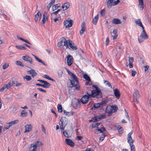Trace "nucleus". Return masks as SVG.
I'll return each instance as SVG.
<instances>
[{"instance_id":"1","label":"nucleus","mask_w":151,"mask_h":151,"mask_svg":"<svg viewBox=\"0 0 151 151\" xmlns=\"http://www.w3.org/2000/svg\"><path fill=\"white\" fill-rule=\"evenodd\" d=\"M57 46L58 47L62 46L65 49L68 48L71 50H75L77 49L76 46L71 41L69 40H66L63 37L60 39V41L58 43Z\"/></svg>"},{"instance_id":"2","label":"nucleus","mask_w":151,"mask_h":151,"mask_svg":"<svg viewBox=\"0 0 151 151\" xmlns=\"http://www.w3.org/2000/svg\"><path fill=\"white\" fill-rule=\"evenodd\" d=\"M96 90L91 91L90 92H87V94L90 96L92 98L96 97L99 98L102 96V94L100 89L97 87H95Z\"/></svg>"},{"instance_id":"3","label":"nucleus","mask_w":151,"mask_h":151,"mask_svg":"<svg viewBox=\"0 0 151 151\" xmlns=\"http://www.w3.org/2000/svg\"><path fill=\"white\" fill-rule=\"evenodd\" d=\"M72 77L73 78V80H70L71 84L70 87L71 88H74L77 90H79L80 86L78 84V81L76 76L74 74Z\"/></svg>"},{"instance_id":"4","label":"nucleus","mask_w":151,"mask_h":151,"mask_svg":"<svg viewBox=\"0 0 151 151\" xmlns=\"http://www.w3.org/2000/svg\"><path fill=\"white\" fill-rule=\"evenodd\" d=\"M133 133L132 131L128 134L127 138V142L129 143L131 148V151H134V146L133 145L134 141L131 137V135Z\"/></svg>"},{"instance_id":"5","label":"nucleus","mask_w":151,"mask_h":151,"mask_svg":"<svg viewBox=\"0 0 151 151\" xmlns=\"http://www.w3.org/2000/svg\"><path fill=\"white\" fill-rule=\"evenodd\" d=\"M43 145V144L40 141H37L35 144H31L29 148V151H36L37 147H40Z\"/></svg>"},{"instance_id":"6","label":"nucleus","mask_w":151,"mask_h":151,"mask_svg":"<svg viewBox=\"0 0 151 151\" xmlns=\"http://www.w3.org/2000/svg\"><path fill=\"white\" fill-rule=\"evenodd\" d=\"M66 119L65 117H62L59 122L60 129L61 130H63L66 125L67 123L66 120Z\"/></svg>"},{"instance_id":"7","label":"nucleus","mask_w":151,"mask_h":151,"mask_svg":"<svg viewBox=\"0 0 151 151\" xmlns=\"http://www.w3.org/2000/svg\"><path fill=\"white\" fill-rule=\"evenodd\" d=\"M134 101L137 104L138 101L137 100V99L140 96L139 94V93L137 89H135L133 93Z\"/></svg>"},{"instance_id":"8","label":"nucleus","mask_w":151,"mask_h":151,"mask_svg":"<svg viewBox=\"0 0 151 151\" xmlns=\"http://www.w3.org/2000/svg\"><path fill=\"white\" fill-rule=\"evenodd\" d=\"M90 98V96H88L86 95L83 96L81 99L80 101L83 104H86L88 101V99Z\"/></svg>"},{"instance_id":"9","label":"nucleus","mask_w":151,"mask_h":151,"mask_svg":"<svg viewBox=\"0 0 151 151\" xmlns=\"http://www.w3.org/2000/svg\"><path fill=\"white\" fill-rule=\"evenodd\" d=\"M63 24L65 26L66 28H69L71 27L73 25V21L72 20H70L69 21L66 20L64 21Z\"/></svg>"},{"instance_id":"10","label":"nucleus","mask_w":151,"mask_h":151,"mask_svg":"<svg viewBox=\"0 0 151 151\" xmlns=\"http://www.w3.org/2000/svg\"><path fill=\"white\" fill-rule=\"evenodd\" d=\"M67 62L68 66H71L73 62V58L72 56L68 55L67 56Z\"/></svg>"},{"instance_id":"11","label":"nucleus","mask_w":151,"mask_h":151,"mask_svg":"<svg viewBox=\"0 0 151 151\" xmlns=\"http://www.w3.org/2000/svg\"><path fill=\"white\" fill-rule=\"evenodd\" d=\"M22 59L25 61L29 62L30 63L32 64V59L27 55L23 56H22Z\"/></svg>"},{"instance_id":"12","label":"nucleus","mask_w":151,"mask_h":151,"mask_svg":"<svg viewBox=\"0 0 151 151\" xmlns=\"http://www.w3.org/2000/svg\"><path fill=\"white\" fill-rule=\"evenodd\" d=\"M142 29L143 30L139 37L144 39L146 40L148 38V36L145 31L144 27H143Z\"/></svg>"},{"instance_id":"13","label":"nucleus","mask_w":151,"mask_h":151,"mask_svg":"<svg viewBox=\"0 0 151 151\" xmlns=\"http://www.w3.org/2000/svg\"><path fill=\"white\" fill-rule=\"evenodd\" d=\"M66 143L71 147H73L75 145L74 143L70 139H66L65 140Z\"/></svg>"},{"instance_id":"14","label":"nucleus","mask_w":151,"mask_h":151,"mask_svg":"<svg viewBox=\"0 0 151 151\" xmlns=\"http://www.w3.org/2000/svg\"><path fill=\"white\" fill-rule=\"evenodd\" d=\"M86 24L85 22H83L81 25V29L80 31V34L82 35L86 30Z\"/></svg>"},{"instance_id":"15","label":"nucleus","mask_w":151,"mask_h":151,"mask_svg":"<svg viewBox=\"0 0 151 151\" xmlns=\"http://www.w3.org/2000/svg\"><path fill=\"white\" fill-rule=\"evenodd\" d=\"M72 131L70 130H66L63 132V134L64 136L66 137H70L72 134Z\"/></svg>"},{"instance_id":"16","label":"nucleus","mask_w":151,"mask_h":151,"mask_svg":"<svg viewBox=\"0 0 151 151\" xmlns=\"http://www.w3.org/2000/svg\"><path fill=\"white\" fill-rule=\"evenodd\" d=\"M114 95L117 99H119L120 96V94L119 90L117 88H116L113 90Z\"/></svg>"},{"instance_id":"17","label":"nucleus","mask_w":151,"mask_h":151,"mask_svg":"<svg viewBox=\"0 0 151 151\" xmlns=\"http://www.w3.org/2000/svg\"><path fill=\"white\" fill-rule=\"evenodd\" d=\"M105 130V128L102 125H101L99 129H96L95 131V133L96 134H98L99 132H100V133H103V132Z\"/></svg>"},{"instance_id":"18","label":"nucleus","mask_w":151,"mask_h":151,"mask_svg":"<svg viewBox=\"0 0 151 151\" xmlns=\"http://www.w3.org/2000/svg\"><path fill=\"white\" fill-rule=\"evenodd\" d=\"M105 112L108 113V114L107 116H110L111 114H112L114 112V111L111 109V108H110V106L109 107L107 106L106 110H105Z\"/></svg>"},{"instance_id":"19","label":"nucleus","mask_w":151,"mask_h":151,"mask_svg":"<svg viewBox=\"0 0 151 151\" xmlns=\"http://www.w3.org/2000/svg\"><path fill=\"white\" fill-rule=\"evenodd\" d=\"M27 72L29 74L31 75V76L34 77L37 75V73L35 71L32 69L29 70L27 71Z\"/></svg>"},{"instance_id":"20","label":"nucleus","mask_w":151,"mask_h":151,"mask_svg":"<svg viewBox=\"0 0 151 151\" xmlns=\"http://www.w3.org/2000/svg\"><path fill=\"white\" fill-rule=\"evenodd\" d=\"M25 131L24 133L29 132L32 129V126L31 124H27L25 126Z\"/></svg>"},{"instance_id":"21","label":"nucleus","mask_w":151,"mask_h":151,"mask_svg":"<svg viewBox=\"0 0 151 151\" xmlns=\"http://www.w3.org/2000/svg\"><path fill=\"white\" fill-rule=\"evenodd\" d=\"M41 17V14L40 12H38L35 15V20L36 22L40 20Z\"/></svg>"},{"instance_id":"22","label":"nucleus","mask_w":151,"mask_h":151,"mask_svg":"<svg viewBox=\"0 0 151 151\" xmlns=\"http://www.w3.org/2000/svg\"><path fill=\"white\" fill-rule=\"evenodd\" d=\"M70 4L68 2H66L63 4L62 6V8L63 9V10L64 11L66 10L70 7Z\"/></svg>"},{"instance_id":"23","label":"nucleus","mask_w":151,"mask_h":151,"mask_svg":"<svg viewBox=\"0 0 151 151\" xmlns=\"http://www.w3.org/2000/svg\"><path fill=\"white\" fill-rule=\"evenodd\" d=\"M42 83H44L42 84V87L45 88H48L50 86V84L46 81H44Z\"/></svg>"},{"instance_id":"24","label":"nucleus","mask_w":151,"mask_h":151,"mask_svg":"<svg viewBox=\"0 0 151 151\" xmlns=\"http://www.w3.org/2000/svg\"><path fill=\"white\" fill-rule=\"evenodd\" d=\"M112 23L114 24H118L121 23V22L120 20L118 19L114 18V19L112 21Z\"/></svg>"},{"instance_id":"25","label":"nucleus","mask_w":151,"mask_h":151,"mask_svg":"<svg viewBox=\"0 0 151 151\" xmlns=\"http://www.w3.org/2000/svg\"><path fill=\"white\" fill-rule=\"evenodd\" d=\"M32 55L36 59V60L38 61V62L41 63L42 64H43L44 65H46L44 63V62L41 60L40 59L38 58L37 56L35 55H34L33 54H32Z\"/></svg>"},{"instance_id":"26","label":"nucleus","mask_w":151,"mask_h":151,"mask_svg":"<svg viewBox=\"0 0 151 151\" xmlns=\"http://www.w3.org/2000/svg\"><path fill=\"white\" fill-rule=\"evenodd\" d=\"M101 107V106L100 103H95L94 104L92 108L91 109L92 110H94L98 108Z\"/></svg>"},{"instance_id":"27","label":"nucleus","mask_w":151,"mask_h":151,"mask_svg":"<svg viewBox=\"0 0 151 151\" xmlns=\"http://www.w3.org/2000/svg\"><path fill=\"white\" fill-rule=\"evenodd\" d=\"M101 124V122L95 123L93 124H91V126L92 128L96 127L97 129H99L100 128L99 126Z\"/></svg>"},{"instance_id":"28","label":"nucleus","mask_w":151,"mask_h":151,"mask_svg":"<svg viewBox=\"0 0 151 151\" xmlns=\"http://www.w3.org/2000/svg\"><path fill=\"white\" fill-rule=\"evenodd\" d=\"M135 22L137 24L141 27L142 28H143V27H144L142 24V23L140 19H137L136 21H135Z\"/></svg>"},{"instance_id":"29","label":"nucleus","mask_w":151,"mask_h":151,"mask_svg":"<svg viewBox=\"0 0 151 151\" xmlns=\"http://www.w3.org/2000/svg\"><path fill=\"white\" fill-rule=\"evenodd\" d=\"M113 0H108L107 1V5L108 8H111L113 4Z\"/></svg>"},{"instance_id":"30","label":"nucleus","mask_w":151,"mask_h":151,"mask_svg":"<svg viewBox=\"0 0 151 151\" xmlns=\"http://www.w3.org/2000/svg\"><path fill=\"white\" fill-rule=\"evenodd\" d=\"M16 48L20 50H26V48L24 45H16L15 46Z\"/></svg>"},{"instance_id":"31","label":"nucleus","mask_w":151,"mask_h":151,"mask_svg":"<svg viewBox=\"0 0 151 151\" xmlns=\"http://www.w3.org/2000/svg\"><path fill=\"white\" fill-rule=\"evenodd\" d=\"M99 18V15L97 14L95 17L93 19V23L94 24H96L97 23V21Z\"/></svg>"},{"instance_id":"32","label":"nucleus","mask_w":151,"mask_h":151,"mask_svg":"<svg viewBox=\"0 0 151 151\" xmlns=\"http://www.w3.org/2000/svg\"><path fill=\"white\" fill-rule=\"evenodd\" d=\"M47 19L46 14H44L43 15V19L42 21V24L45 23Z\"/></svg>"},{"instance_id":"33","label":"nucleus","mask_w":151,"mask_h":151,"mask_svg":"<svg viewBox=\"0 0 151 151\" xmlns=\"http://www.w3.org/2000/svg\"><path fill=\"white\" fill-rule=\"evenodd\" d=\"M55 0H52L48 4L47 6V8L48 9V10H49L51 6L53 4L55 3Z\"/></svg>"},{"instance_id":"34","label":"nucleus","mask_w":151,"mask_h":151,"mask_svg":"<svg viewBox=\"0 0 151 151\" xmlns=\"http://www.w3.org/2000/svg\"><path fill=\"white\" fill-rule=\"evenodd\" d=\"M139 2V5L140 6V8H142V9L143 10L144 8V4L143 0H138Z\"/></svg>"},{"instance_id":"35","label":"nucleus","mask_w":151,"mask_h":151,"mask_svg":"<svg viewBox=\"0 0 151 151\" xmlns=\"http://www.w3.org/2000/svg\"><path fill=\"white\" fill-rule=\"evenodd\" d=\"M83 78L85 79L86 81H91L90 77L86 74H85L83 75Z\"/></svg>"},{"instance_id":"36","label":"nucleus","mask_w":151,"mask_h":151,"mask_svg":"<svg viewBox=\"0 0 151 151\" xmlns=\"http://www.w3.org/2000/svg\"><path fill=\"white\" fill-rule=\"evenodd\" d=\"M19 121L18 120H15L12 121L9 123L10 125L11 126L17 123Z\"/></svg>"},{"instance_id":"37","label":"nucleus","mask_w":151,"mask_h":151,"mask_svg":"<svg viewBox=\"0 0 151 151\" xmlns=\"http://www.w3.org/2000/svg\"><path fill=\"white\" fill-rule=\"evenodd\" d=\"M57 108L59 112L61 113L62 112V106L60 104H58Z\"/></svg>"},{"instance_id":"38","label":"nucleus","mask_w":151,"mask_h":151,"mask_svg":"<svg viewBox=\"0 0 151 151\" xmlns=\"http://www.w3.org/2000/svg\"><path fill=\"white\" fill-rule=\"evenodd\" d=\"M110 108H111V109L114 110V112H115L118 109L117 107L116 106H110Z\"/></svg>"},{"instance_id":"39","label":"nucleus","mask_w":151,"mask_h":151,"mask_svg":"<svg viewBox=\"0 0 151 151\" xmlns=\"http://www.w3.org/2000/svg\"><path fill=\"white\" fill-rule=\"evenodd\" d=\"M27 113L25 111V110H23L22 111L21 113V115L23 117H24L27 116Z\"/></svg>"},{"instance_id":"40","label":"nucleus","mask_w":151,"mask_h":151,"mask_svg":"<svg viewBox=\"0 0 151 151\" xmlns=\"http://www.w3.org/2000/svg\"><path fill=\"white\" fill-rule=\"evenodd\" d=\"M11 126L9 123H7L5 125L4 128L3 129V131H5L8 129Z\"/></svg>"},{"instance_id":"41","label":"nucleus","mask_w":151,"mask_h":151,"mask_svg":"<svg viewBox=\"0 0 151 151\" xmlns=\"http://www.w3.org/2000/svg\"><path fill=\"white\" fill-rule=\"evenodd\" d=\"M118 131L120 134H122L123 133V129L122 127L118 126Z\"/></svg>"},{"instance_id":"42","label":"nucleus","mask_w":151,"mask_h":151,"mask_svg":"<svg viewBox=\"0 0 151 151\" xmlns=\"http://www.w3.org/2000/svg\"><path fill=\"white\" fill-rule=\"evenodd\" d=\"M16 64L17 65H20L22 67H24V65L23 63L20 61H16Z\"/></svg>"},{"instance_id":"43","label":"nucleus","mask_w":151,"mask_h":151,"mask_svg":"<svg viewBox=\"0 0 151 151\" xmlns=\"http://www.w3.org/2000/svg\"><path fill=\"white\" fill-rule=\"evenodd\" d=\"M24 78L26 79L27 81H29L32 80L31 77L30 76L26 75L24 77Z\"/></svg>"},{"instance_id":"44","label":"nucleus","mask_w":151,"mask_h":151,"mask_svg":"<svg viewBox=\"0 0 151 151\" xmlns=\"http://www.w3.org/2000/svg\"><path fill=\"white\" fill-rule=\"evenodd\" d=\"M63 72L61 70H59L58 71V75L59 78L61 77Z\"/></svg>"},{"instance_id":"45","label":"nucleus","mask_w":151,"mask_h":151,"mask_svg":"<svg viewBox=\"0 0 151 151\" xmlns=\"http://www.w3.org/2000/svg\"><path fill=\"white\" fill-rule=\"evenodd\" d=\"M104 83L106 85H108L109 87H111V88H112V86L111 85V84L109 82V81H104Z\"/></svg>"},{"instance_id":"46","label":"nucleus","mask_w":151,"mask_h":151,"mask_svg":"<svg viewBox=\"0 0 151 151\" xmlns=\"http://www.w3.org/2000/svg\"><path fill=\"white\" fill-rule=\"evenodd\" d=\"M58 4H55L52 7V10L54 11L57 9L59 6H58Z\"/></svg>"},{"instance_id":"47","label":"nucleus","mask_w":151,"mask_h":151,"mask_svg":"<svg viewBox=\"0 0 151 151\" xmlns=\"http://www.w3.org/2000/svg\"><path fill=\"white\" fill-rule=\"evenodd\" d=\"M6 88L8 89L11 86V83L9 82L7 84L4 85Z\"/></svg>"},{"instance_id":"48","label":"nucleus","mask_w":151,"mask_h":151,"mask_svg":"<svg viewBox=\"0 0 151 151\" xmlns=\"http://www.w3.org/2000/svg\"><path fill=\"white\" fill-rule=\"evenodd\" d=\"M9 66L8 64L5 63L3 65L2 68L4 69H5L8 68Z\"/></svg>"},{"instance_id":"49","label":"nucleus","mask_w":151,"mask_h":151,"mask_svg":"<svg viewBox=\"0 0 151 151\" xmlns=\"http://www.w3.org/2000/svg\"><path fill=\"white\" fill-rule=\"evenodd\" d=\"M105 10L104 9H102L100 12V13L101 16H103L105 15Z\"/></svg>"},{"instance_id":"50","label":"nucleus","mask_w":151,"mask_h":151,"mask_svg":"<svg viewBox=\"0 0 151 151\" xmlns=\"http://www.w3.org/2000/svg\"><path fill=\"white\" fill-rule=\"evenodd\" d=\"M108 103V101H107L104 100L100 102L101 106L103 105H105Z\"/></svg>"},{"instance_id":"51","label":"nucleus","mask_w":151,"mask_h":151,"mask_svg":"<svg viewBox=\"0 0 151 151\" xmlns=\"http://www.w3.org/2000/svg\"><path fill=\"white\" fill-rule=\"evenodd\" d=\"M63 112L64 114L66 115V116H67L68 115V116H69L71 113H70V112H67V111H65V110H64L63 111Z\"/></svg>"},{"instance_id":"52","label":"nucleus","mask_w":151,"mask_h":151,"mask_svg":"<svg viewBox=\"0 0 151 151\" xmlns=\"http://www.w3.org/2000/svg\"><path fill=\"white\" fill-rule=\"evenodd\" d=\"M41 127H42V131L46 134V130H45V127H44L43 125L42 124L41 125Z\"/></svg>"},{"instance_id":"53","label":"nucleus","mask_w":151,"mask_h":151,"mask_svg":"<svg viewBox=\"0 0 151 151\" xmlns=\"http://www.w3.org/2000/svg\"><path fill=\"white\" fill-rule=\"evenodd\" d=\"M97 54L98 56L100 58H101L102 57V52L101 51H99L98 52Z\"/></svg>"},{"instance_id":"54","label":"nucleus","mask_w":151,"mask_h":151,"mask_svg":"<svg viewBox=\"0 0 151 151\" xmlns=\"http://www.w3.org/2000/svg\"><path fill=\"white\" fill-rule=\"evenodd\" d=\"M66 70L68 74L71 77L74 75V74L73 73L70 71L68 69H67Z\"/></svg>"},{"instance_id":"55","label":"nucleus","mask_w":151,"mask_h":151,"mask_svg":"<svg viewBox=\"0 0 151 151\" xmlns=\"http://www.w3.org/2000/svg\"><path fill=\"white\" fill-rule=\"evenodd\" d=\"M136 73V72L134 70H132V76H134Z\"/></svg>"},{"instance_id":"56","label":"nucleus","mask_w":151,"mask_h":151,"mask_svg":"<svg viewBox=\"0 0 151 151\" xmlns=\"http://www.w3.org/2000/svg\"><path fill=\"white\" fill-rule=\"evenodd\" d=\"M16 81H12V82H10L11 83V86H16L15 85L16 84Z\"/></svg>"},{"instance_id":"57","label":"nucleus","mask_w":151,"mask_h":151,"mask_svg":"<svg viewBox=\"0 0 151 151\" xmlns=\"http://www.w3.org/2000/svg\"><path fill=\"white\" fill-rule=\"evenodd\" d=\"M89 122H91V121H93V122H97V119H96V116H95L91 118V120H89Z\"/></svg>"},{"instance_id":"58","label":"nucleus","mask_w":151,"mask_h":151,"mask_svg":"<svg viewBox=\"0 0 151 151\" xmlns=\"http://www.w3.org/2000/svg\"><path fill=\"white\" fill-rule=\"evenodd\" d=\"M120 2L119 0H117L116 1H115L114 2H113V5H117V4L119 3Z\"/></svg>"},{"instance_id":"59","label":"nucleus","mask_w":151,"mask_h":151,"mask_svg":"<svg viewBox=\"0 0 151 151\" xmlns=\"http://www.w3.org/2000/svg\"><path fill=\"white\" fill-rule=\"evenodd\" d=\"M105 136V135L103 134L100 137V140H101V141H102L104 139Z\"/></svg>"},{"instance_id":"60","label":"nucleus","mask_w":151,"mask_h":151,"mask_svg":"<svg viewBox=\"0 0 151 151\" xmlns=\"http://www.w3.org/2000/svg\"><path fill=\"white\" fill-rule=\"evenodd\" d=\"M125 111L126 117L129 120V117L128 114L127 112V111L126 109H125Z\"/></svg>"},{"instance_id":"61","label":"nucleus","mask_w":151,"mask_h":151,"mask_svg":"<svg viewBox=\"0 0 151 151\" xmlns=\"http://www.w3.org/2000/svg\"><path fill=\"white\" fill-rule=\"evenodd\" d=\"M37 89L41 91H42V92H43L44 93H45L46 92V91L45 90L43 89L42 88H37Z\"/></svg>"},{"instance_id":"62","label":"nucleus","mask_w":151,"mask_h":151,"mask_svg":"<svg viewBox=\"0 0 151 151\" xmlns=\"http://www.w3.org/2000/svg\"><path fill=\"white\" fill-rule=\"evenodd\" d=\"M100 119H104L106 117V115L105 114L99 115Z\"/></svg>"},{"instance_id":"63","label":"nucleus","mask_w":151,"mask_h":151,"mask_svg":"<svg viewBox=\"0 0 151 151\" xmlns=\"http://www.w3.org/2000/svg\"><path fill=\"white\" fill-rule=\"evenodd\" d=\"M105 44L106 45V46H107L109 42V38L108 37H107L106 38V42H105Z\"/></svg>"},{"instance_id":"64","label":"nucleus","mask_w":151,"mask_h":151,"mask_svg":"<svg viewBox=\"0 0 151 151\" xmlns=\"http://www.w3.org/2000/svg\"><path fill=\"white\" fill-rule=\"evenodd\" d=\"M134 59L132 57H130L129 59V63H132Z\"/></svg>"}]
</instances>
